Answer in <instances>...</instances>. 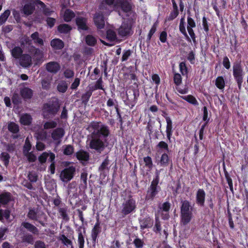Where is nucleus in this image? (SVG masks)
I'll return each mask as SVG.
<instances>
[{"instance_id": "nucleus-1", "label": "nucleus", "mask_w": 248, "mask_h": 248, "mask_svg": "<svg viewBox=\"0 0 248 248\" xmlns=\"http://www.w3.org/2000/svg\"><path fill=\"white\" fill-rule=\"evenodd\" d=\"M91 133L88 136V145L90 149L101 153L106 148V138L109 135L108 126L98 122H93L88 126Z\"/></svg>"}, {"instance_id": "nucleus-2", "label": "nucleus", "mask_w": 248, "mask_h": 248, "mask_svg": "<svg viewBox=\"0 0 248 248\" xmlns=\"http://www.w3.org/2000/svg\"><path fill=\"white\" fill-rule=\"evenodd\" d=\"M192 210L193 207L189 201H182L181 217V223L183 225H186L190 221L192 217Z\"/></svg>"}, {"instance_id": "nucleus-3", "label": "nucleus", "mask_w": 248, "mask_h": 248, "mask_svg": "<svg viewBox=\"0 0 248 248\" xmlns=\"http://www.w3.org/2000/svg\"><path fill=\"white\" fill-rule=\"evenodd\" d=\"M136 201L130 196L124 199L122 205V213L127 215L133 212L136 208Z\"/></svg>"}, {"instance_id": "nucleus-4", "label": "nucleus", "mask_w": 248, "mask_h": 248, "mask_svg": "<svg viewBox=\"0 0 248 248\" xmlns=\"http://www.w3.org/2000/svg\"><path fill=\"white\" fill-rule=\"evenodd\" d=\"M233 76L237 83L239 89H241L244 72L240 62H235L232 66Z\"/></svg>"}, {"instance_id": "nucleus-5", "label": "nucleus", "mask_w": 248, "mask_h": 248, "mask_svg": "<svg viewBox=\"0 0 248 248\" xmlns=\"http://www.w3.org/2000/svg\"><path fill=\"white\" fill-rule=\"evenodd\" d=\"M76 168L73 166H70L62 170L60 174V178L64 182H68L74 177Z\"/></svg>"}, {"instance_id": "nucleus-6", "label": "nucleus", "mask_w": 248, "mask_h": 248, "mask_svg": "<svg viewBox=\"0 0 248 248\" xmlns=\"http://www.w3.org/2000/svg\"><path fill=\"white\" fill-rule=\"evenodd\" d=\"M159 171L156 170V178L153 181L150 186V188L148 191L146 196L147 199H153L157 194L156 186L159 182Z\"/></svg>"}, {"instance_id": "nucleus-7", "label": "nucleus", "mask_w": 248, "mask_h": 248, "mask_svg": "<svg viewBox=\"0 0 248 248\" xmlns=\"http://www.w3.org/2000/svg\"><path fill=\"white\" fill-rule=\"evenodd\" d=\"M64 134V129L62 127H59L52 131L51 133V137L56 144H59Z\"/></svg>"}, {"instance_id": "nucleus-8", "label": "nucleus", "mask_w": 248, "mask_h": 248, "mask_svg": "<svg viewBox=\"0 0 248 248\" xmlns=\"http://www.w3.org/2000/svg\"><path fill=\"white\" fill-rule=\"evenodd\" d=\"M30 52L33 55V59L35 62V64L42 63L43 61L44 54L42 51L34 47H31Z\"/></svg>"}, {"instance_id": "nucleus-9", "label": "nucleus", "mask_w": 248, "mask_h": 248, "mask_svg": "<svg viewBox=\"0 0 248 248\" xmlns=\"http://www.w3.org/2000/svg\"><path fill=\"white\" fill-rule=\"evenodd\" d=\"M131 31V24L128 21H124L118 30L119 34L122 36L127 35Z\"/></svg>"}, {"instance_id": "nucleus-10", "label": "nucleus", "mask_w": 248, "mask_h": 248, "mask_svg": "<svg viewBox=\"0 0 248 248\" xmlns=\"http://www.w3.org/2000/svg\"><path fill=\"white\" fill-rule=\"evenodd\" d=\"M20 64L24 67L30 66L32 64V58L28 54H23L19 60Z\"/></svg>"}, {"instance_id": "nucleus-11", "label": "nucleus", "mask_w": 248, "mask_h": 248, "mask_svg": "<svg viewBox=\"0 0 248 248\" xmlns=\"http://www.w3.org/2000/svg\"><path fill=\"white\" fill-rule=\"evenodd\" d=\"M115 6L121 7L124 12H128L131 9V5L127 0H116Z\"/></svg>"}, {"instance_id": "nucleus-12", "label": "nucleus", "mask_w": 248, "mask_h": 248, "mask_svg": "<svg viewBox=\"0 0 248 248\" xmlns=\"http://www.w3.org/2000/svg\"><path fill=\"white\" fill-rule=\"evenodd\" d=\"M34 136L38 140H46L50 137L49 134L44 128L43 129L36 130Z\"/></svg>"}, {"instance_id": "nucleus-13", "label": "nucleus", "mask_w": 248, "mask_h": 248, "mask_svg": "<svg viewBox=\"0 0 248 248\" xmlns=\"http://www.w3.org/2000/svg\"><path fill=\"white\" fill-rule=\"evenodd\" d=\"M205 193L202 189H199L196 193V203L201 206H203L205 202Z\"/></svg>"}, {"instance_id": "nucleus-14", "label": "nucleus", "mask_w": 248, "mask_h": 248, "mask_svg": "<svg viewBox=\"0 0 248 248\" xmlns=\"http://www.w3.org/2000/svg\"><path fill=\"white\" fill-rule=\"evenodd\" d=\"M46 69L49 72L56 73L60 69V65L57 62H51L46 64Z\"/></svg>"}, {"instance_id": "nucleus-15", "label": "nucleus", "mask_w": 248, "mask_h": 248, "mask_svg": "<svg viewBox=\"0 0 248 248\" xmlns=\"http://www.w3.org/2000/svg\"><path fill=\"white\" fill-rule=\"evenodd\" d=\"M95 25L98 29H102L105 25V20L102 14H96L94 17Z\"/></svg>"}, {"instance_id": "nucleus-16", "label": "nucleus", "mask_w": 248, "mask_h": 248, "mask_svg": "<svg viewBox=\"0 0 248 248\" xmlns=\"http://www.w3.org/2000/svg\"><path fill=\"white\" fill-rule=\"evenodd\" d=\"M56 112V110L54 108V109L52 108V106H50V105L48 104H46L44 105L43 109V116L45 118H48L50 117V116L49 114H55Z\"/></svg>"}, {"instance_id": "nucleus-17", "label": "nucleus", "mask_w": 248, "mask_h": 248, "mask_svg": "<svg viewBox=\"0 0 248 248\" xmlns=\"http://www.w3.org/2000/svg\"><path fill=\"white\" fill-rule=\"evenodd\" d=\"M11 200L10 193L4 192L0 194V207L8 203Z\"/></svg>"}, {"instance_id": "nucleus-18", "label": "nucleus", "mask_w": 248, "mask_h": 248, "mask_svg": "<svg viewBox=\"0 0 248 248\" xmlns=\"http://www.w3.org/2000/svg\"><path fill=\"white\" fill-rule=\"evenodd\" d=\"M58 125V122L56 120H49L44 122L43 123V128L47 130L50 129L56 128Z\"/></svg>"}, {"instance_id": "nucleus-19", "label": "nucleus", "mask_w": 248, "mask_h": 248, "mask_svg": "<svg viewBox=\"0 0 248 248\" xmlns=\"http://www.w3.org/2000/svg\"><path fill=\"white\" fill-rule=\"evenodd\" d=\"M20 93L22 97L25 99H30L33 94L32 90L28 87H24L22 89Z\"/></svg>"}, {"instance_id": "nucleus-20", "label": "nucleus", "mask_w": 248, "mask_h": 248, "mask_svg": "<svg viewBox=\"0 0 248 248\" xmlns=\"http://www.w3.org/2000/svg\"><path fill=\"white\" fill-rule=\"evenodd\" d=\"M166 120L167 122V126H166V133L167 137L169 140H170V137L172 135V121L170 118L169 117H167L166 118Z\"/></svg>"}, {"instance_id": "nucleus-21", "label": "nucleus", "mask_w": 248, "mask_h": 248, "mask_svg": "<svg viewBox=\"0 0 248 248\" xmlns=\"http://www.w3.org/2000/svg\"><path fill=\"white\" fill-rule=\"evenodd\" d=\"M27 1L29 2V3L25 5L23 9V12L25 15H29L33 12L34 7L31 3V2H32V1H31V0H27ZM33 2H34L33 1Z\"/></svg>"}, {"instance_id": "nucleus-22", "label": "nucleus", "mask_w": 248, "mask_h": 248, "mask_svg": "<svg viewBox=\"0 0 248 248\" xmlns=\"http://www.w3.org/2000/svg\"><path fill=\"white\" fill-rule=\"evenodd\" d=\"M51 46L56 49H61L64 46L63 42L59 39H53L51 41Z\"/></svg>"}, {"instance_id": "nucleus-23", "label": "nucleus", "mask_w": 248, "mask_h": 248, "mask_svg": "<svg viewBox=\"0 0 248 248\" xmlns=\"http://www.w3.org/2000/svg\"><path fill=\"white\" fill-rule=\"evenodd\" d=\"M179 30L181 33L185 35L187 41L191 42L190 38L188 36L185 26V19L184 17H182L180 19V22L179 25Z\"/></svg>"}, {"instance_id": "nucleus-24", "label": "nucleus", "mask_w": 248, "mask_h": 248, "mask_svg": "<svg viewBox=\"0 0 248 248\" xmlns=\"http://www.w3.org/2000/svg\"><path fill=\"white\" fill-rule=\"evenodd\" d=\"M22 225L31 232L34 234L38 233L39 231L38 229L34 225L28 222H23Z\"/></svg>"}, {"instance_id": "nucleus-25", "label": "nucleus", "mask_w": 248, "mask_h": 248, "mask_svg": "<svg viewBox=\"0 0 248 248\" xmlns=\"http://www.w3.org/2000/svg\"><path fill=\"white\" fill-rule=\"evenodd\" d=\"M32 118L31 115L28 114H24L20 117V121L23 125H29L31 122Z\"/></svg>"}, {"instance_id": "nucleus-26", "label": "nucleus", "mask_w": 248, "mask_h": 248, "mask_svg": "<svg viewBox=\"0 0 248 248\" xmlns=\"http://www.w3.org/2000/svg\"><path fill=\"white\" fill-rule=\"evenodd\" d=\"M77 24L79 29L86 30L87 29L86 19L82 17H78L77 19Z\"/></svg>"}, {"instance_id": "nucleus-27", "label": "nucleus", "mask_w": 248, "mask_h": 248, "mask_svg": "<svg viewBox=\"0 0 248 248\" xmlns=\"http://www.w3.org/2000/svg\"><path fill=\"white\" fill-rule=\"evenodd\" d=\"M23 51L22 49L18 46L15 47L11 50V53L13 57L16 59H20V57L23 55L22 54Z\"/></svg>"}, {"instance_id": "nucleus-28", "label": "nucleus", "mask_w": 248, "mask_h": 248, "mask_svg": "<svg viewBox=\"0 0 248 248\" xmlns=\"http://www.w3.org/2000/svg\"><path fill=\"white\" fill-rule=\"evenodd\" d=\"M75 16L74 13L69 10L67 9L65 10L63 15V19L65 21L69 22Z\"/></svg>"}, {"instance_id": "nucleus-29", "label": "nucleus", "mask_w": 248, "mask_h": 248, "mask_svg": "<svg viewBox=\"0 0 248 248\" xmlns=\"http://www.w3.org/2000/svg\"><path fill=\"white\" fill-rule=\"evenodd\" d=\"M77 158L82 161H87L89 158V154L88 153L80 151L76 153Z\"/></svg>"}, {"instance_id": "nucleus-30", "label": "nucleus", "mask_w": 248, "mask_h": 248, "mask_svg": "<svg viewBox=\"0 0 248 248\" xmlns=\"http://www.w3.org/2000/svg\"><path fill=\"white\" fill-rule=\"evenodd\" d=\"M184 100L186 101L188 103L195 105H198V102L195 97L191 95H185L181 97Z\"/></svg>"}, {"instance_id": "nucleus-31", "label": "nucleus", "mask_w": 248, "mask_h": 248, "mask_svg": "<svg viewBox=\"0 0 248 248\" xmlns=\"http://www.w3.org/2000/svg\"><path fill=\"white\" fill-rule=\"evenodd\" d=\"M31 38L34 43L37 44L38 45L40 46L43 45V40L39 37L38 32H35L33 33H32L31 35Z\"/></svg>"}, {"instance_id": "nucleus-32", "label": "nucleus", "mask_w": 248, "mask_h": 248, "mask_svg": "<svg viewBox=\"0 0 248 248\" xmlns=\"http://www.w3.org/2000/svg\"><path fill=\"white\" fill-rule=\"evenodd\" d=\"M31 1H32L34 2V3H36L40 5L41 7L43 8V11L45 15L47 16L50 15L53 12L52 11H50L48 8H46L45 4L40 0H31Z\"/></svg>"}, {"instance_id": "nucleus-33", "label": "nucleus", "mask_w": 248, "mask_h": 248, "mask_svg": "<svg viewBox=\"0 0 248 248\" xmlns=\"http://www.w3.org/2000/svg\"><path fill=\"white\" fill-rule=\"evenodd\" d=\"M100 232V230L99 224V223H96L94 225L93 228L92 230V237L93 240L94 241H95V240L97 238V235H98V233Z\"/></svg>"}, {"instance_id": "nucleus-34", "label": "nucleus", "mask_w": 248, "mask_h": 248, "mask_svg": "<svg viewBox=\"0 0 248 248\" xmlns=\"http://www.w3.org/2000/svg\"><path fill=\"white\" fill-rule=\"evenodd\" d=\"M58 30L61 33H68L71 30V28L67 24H61L58 26Z\"/></svg>"}, {"instance_id": "nucleus-35", "label": "nucleus", "mask_w": 248, "mask_h": 248, "mask_svg": "<svg viewBox=\"0 0 248 248\" xmlns=\"http://www.w3.org/2000/svg\"><path fill=\"white\" fill-rule=\"evenodd\" d=\"M216 86L219 89H223L225 86V81L222 77H218L216 80Z\"/></svg>"}, {"instance_id": "nucleus-36", "label": "nucleus", "mask_w": 248, "mask_h": 248, "mask_svg": "<svg viewBox=\"0 0 248 248\" xmlns=\"http://www.w3.org/2000/svg\"><path fill=\"white\" fill-rule=\"evenodd\" d=\"M107 38L110 41H114L116 39V32L112 29H109L107 31Z\"/></svg>"}, {"instance_id": "nucleus-37", "label": "nucleus", "mask_w": 248, "mask_h": 248, "mask_svg": "<svg viewBox=\"0 0 248 248\" xmlns=\"http://www.w3.org/2000/svg\"><path fill=\"white\" fill-rule=\"evenodd\" d=\"M88 173L86 171H84L81 173L80 180H81V186L83 188L87 187V179Z\"/></svg>"}, {"instance_id": "nucleus-38", "label": "nucleus", "mask_w": 248, "mask_h": 248, "mask_svg": "<svg viewBox=\"0 0 248 248\" xmlns=\"http://www.w3.org/2000/svg\"><path fill=\"white\" fill-rule=\"evenodd\" d=\"M10 212L8 210H0V220L4 218L8 220L10 217Z\"/></svg>"}, {"instance_id": "nucleus-39", "label": "nucleus", "mask_w": 248, "mask_h": 248, "mask_svg": "<svg viewBox=\"0 0 248 248\" xmlns=\"http://www.w3.org/2000/svg\"><path fill=\"white\" fill-rule=\"evenodd\" d=\"M63 154L65 155H71L74 152V148L72 146L70 145H66L63 147Z\"/></svg>"}, {"instance_id": "nucleus-40", "label": "nucleus", "mask_w": 248, "mask_h": 248, "mask_svg": "<svg viewBox=\"0 0 248 248\" xmlns=\"http://www.w3.org/2000/svg\"><path fill=\"white\" fill-rule=\"evenodd\" d=\"M10 15V11L9 10H6L0 16V24H2L5 22L7 19Z\"/></svg>"}, {"instance_id": "nucleus-41", "label": "nucleus", "mask_w": 248, "mask_h": 248, "mask_svg": "<svg viewBox=\"0 0 248 248\" xmlns=\"http://www.w3.org/2000/svg\"><path fill=\"white\" fill-rule=\"evenodd\" d=\"M86 42L89 46H94L96 43V39L92 35H87L86 37Z\"/></svg>"}, {"instance_id": "nucleus-42", "label": "nucleus", "mask_w": 248, "mask_h": 248, "mask_svg": "<svg viewBox=\"0 0 248 248\" xmlns=\"http://www.w3.org/2000/svg\"><path fill=\"white\" fill-rule=\"evenodd\" d=\"M8 129L11 132L16 133L19 131V127L16 124L10 123L8 124Z\"/></svg>"}, {"instance_id": "nucleus-43", "label": "nucleus", "mask_w": 248, "mask_h": 248, "mask_svg": "<svg viewBox=\"0 0 248 248\" xmlns=\"http://www.w3.org/2000/svg\"><path fill=\"white\" fill-rule=\"evenodd\" d=\"M59 239L62 241V244L66 246L71 245L72 243L70 239L63 234L60 236Z\"/></svg>"}, {"instance_id": "nucleus-44", "label": "nucleus", "mask_w": 248, "mask_h": 248, "mask_svg": "<svg viewBox=\"0 0 248 248\" xmlns=\"http://www.w3.org/2000/svg\"><path fill=\"white\" fill-rule=\"evenodd\" d=\"M1 159L4 162V164L5 166L8 165L9 161L10 156L7 153L3 152L0 155Z\"/></svg>"}, {"instance_id": "nucleus-45", "label": "nucleus", "mask_w": 248, "mask_h": 248, "mask_svg": "<svg viewBox=\"0 0 248 248\" xmlns=\"http://www.w3.org/2000/svg\"><path fill=\"white\" fill-rule=\"evenodd\" d=\"M178 11H175L173 10V11L170 14L169 16L166 18L165 21H169L172 20L178 16Z\"/></svg>"}, {"instance_id": "nucleus-46", "label": "nucleus", "mask_w": 248, "mask_h": 248, "mask_svg": "<svg viewBox=\"0 0 248 248\" xmlns=\"http://www.w3.org/2000/svg\"><path fill=\"white\" fill-rule=\"evenodd\" d=\"M78 241L79 248H83L84 245V238L81 232L78 233Z\"/></svg>"}, {"instance_id": "nucleus-47", "label": "nucleus", "mask_w": 248, "mask_h": 248, "mask_svg": "<svg viewBox=\"0 0 248 248\" xmlns=\"http://www.w3.org/2000/svg\"><path fill=\"white\" fill-rule=\"evenodd\" d=\"M31 149V144L29 141L28 138L26 139L25 143L24 146L23 153H29Z\"/></svg>"}, {"instance_id": "nucleus-48", "label": "nucleus", "mask_w": 248, "mask_h": 248, "mask_svg": "<svg viewBox=\"0 0 248 248\" xmlns=\"http://www.w3.org/2000/svg\"><path fill=\"white\" fill-rule=\"evenodd\" d=\"M24 155L27 157V159L30 162H34L36 159V156L33 154H32V152L25 153L24 154Z\"/></svg>"}, {"instance_id": "nucleus-49", "label": "nucleus", "mask_w": 248, "mask_h": 248, "mask_svg": "<svg viewBox=\"0 0 248 248\" xmlns=\"http://www.w3.org/2000/svg\"><path fill=\"white\" fill-rule=\"evenodd\" d=\"M22 241L29 244H32L34 240L31 234H29L24 236L22 238Z\"/></svg>"}, {"instance_id": "nucleus-50", "label": "nucleus", "mask_w": 248, "mask_h": 248, "mask_svg": "<svg viewBox=\"0 0 248 248\" xmlns=\"http://www.w3.org/2000/svg\"><path fill=\"white\" fill-rule=\"evenodd\" d=\"M57 89L60 92L64 93L67 90V86L65 83H61L58 84Z\"/></svg>"}, {"instance_id": "nucleus-51", "label": "nucleus", "mask_w": 248, "mask_h": 248, "mask_svg": "<svg viewBox=\"0 0 248 248\" xmlns=\"http://www.w3.org/2000/svg\"><path fill=\"white\" fill-rule=\"evenodd\" d=\"M169 157L166 154H163L161 157L160 163L163 165H167L168 163Z\"/></svg>"}, {"instance_id": "nucleus-52", "label": "nucleus", "mask_w": 248, "mask_h": 248, "mask_svg": "<svg viewBox=\"0 0 248 248\" xmlns=\"http://www.w3.org/2000/svg\"><path fill=\"white\" fill-rule=\"evenodd\" d=\"M92 94V91H87L86 93L83 94L82 96L83 102L85 103L88 102Z\"/></svg>"}, {"instance_id": "nucleus-53", "label": "nucleus", "mask_w": 248, "mask_h": 248, "mask_svg": "<svg viewBox=\"0 0 248 248\" xmlns=\"http://www.w3.org/2000/svg\"><path fill=\"white\" fill-rule=\"evenodd\" d=\"M28 217L31 219L36 220L37 219V214L35 211L33 209H30L28 214Z\"/></svg>"}, {"instance_id": "nucleus-54", "label": "nucleus", "mask_w": 248, "mask_h": 248, "mask_svg": "<svg viewBox=\"0 0 248 248\" xmlns=\"http://www.w3.org/2000/svg\"><path fill=\"white\" fill-rule=\"evenodd\" d=\"M179 68L182 74V75H184L185 74H186L187 73V69L186 65V64L184 62H181L179 64Z\"/></svg>"}, {"instance_id": "nucleus-55", "label": "nucleus", "mask_w": 248, "mask_h": 248, "mask_svg": "<svg viewBox=\"0 0 248 248\" xmlns=\"http://www.w3.org/2000/svg\"><path fill=\"white\" fill-rule=\"evenodd\" d=\"M174 83L177 85H180L182 82L181 76L179 74H175L174 76Z\"/></svg>"}, {"instance_id": "nucleus-56", "label": "nucleus", "mask_w": 248, "mask_h": 248, "mask_svg": "<svg viewBox=\"0 0 248 248\" xmlns=\"http://www.w3.org/2000/svg\"><path fill=\"white\" fill-rule=\"evenodd\" d=\"M49 154L46 152H44L39 157V161L43 163L46 161V158L48 156Z\"/></svg>"}, {"instance_id": "nucleus-57", "label": "nucleus", "mask_w": 248, "mask_h": 248, "mask_svg": "<svg viewBox=\"0 0 248 248\" xmlns=\"http://www.w3.org/2000/svg\"><path fill=\"white\" fill-rule=\"evenodd\" d=\"M196 27V24L194 20L190 17H187V28H195Z\"/></svg>"}, {"instance_id": "nucleus-58", "label": "nucleus", "mask_w": 248, "mask_h": 248, "mask_svg": "<svg viewBox=\"0 0 248 248\" xmlns=\"http://www.w3.org/2000/svg\"><path fill=\"white\" fill-rule=\"evenodd\" d=\"M136 248H141L143 246V242L139 238H136L133 242Z\"/></svg>"}, {"instance_id": "nucleus-59", "label": "nucleus", "mask_w": 248, "mask_h": 248, "mask_svg": "<svg viewBox=\"0 0 248 248\" xmlns=\"http://www.w3.org/2000/svg\"><path fill=\"white\" fill-rule=\"evenodd\" d=\"M156 27H157V24L156 23H155L153 25V26H152V27L151 28L150 31L149 32V34L148 35V39L149 40H150V39L151 38L152 35L155 32V31L156 30Z\"/></svg>"}, {"instance_id": "nucleus-60", "label": "nucleus", "mask_w": 248, "mask_h": 248, "mask_svg": "<svg viewBox=\"0 0 248 248\" xmlns=\"http://www.w3.org/2000/svg\"><path fill=\"white\" fill-rule=\"evenodd\" d=\"M29 180L32 182H35L37 180V176L34 172H30L28 174Z\"/></svg>"}, {"instance_id": "nucleus-61", "label": "nucleus", "mask_w": 248, "mask_h": 248, "mask_svg": "<svg viewBox=\"0 0 248 248\" xmlns=\"http://www.w3.org/2000/svg\"><path fill=\"white\" fill-rule=\"evenodd\" d=\"M64 75L66 78H71L74 76V72L72 70L67 69L65 70Z\"/></svg>"}, {"instance_id": "nucleus-62", "label": "nucleus", "mask_w": 248, "mask_h": 248, "mask_svg": "<svg viewBox=\"0 0 248 248\" xmlns=\"http://www.w3.org/2000/svg\"><path fill=\"white\" fill-rule=\"evenodd\" d=\"M45 243L42 241H36L34 244V248H46Z\"/></svg>"}, {"instance_id": "nucleus-63", "label": "nucleus", "mask_w": 248, "mask_h": 248, "mask_svg": "<svg viewBox=\"0 0 248 248\" xmlns=\"http://www.w3.org/2000/svg\"><path fill=\"white\" fill-rule=\"evenodd\" d=\"M223 65L227 69H229L230 68V62L227 57H225L223 60Z\"/></svg>"}, {"instance_id": "nucleus-64", "label": "nucleus", "mask_w": 248, "mask_h": 248, "mask_svg": "<svg viewBox=\"0 0 248 248\" xmlns=\"http://www.w3.org/2000/svg\"><path fill=\"white\" fill-rule=\"evenodd\" d=\"M144 161L145 163L146 166L151 168L152 166V159L149 156H147L144 158Z\"/></svg>"}]
</instances>
